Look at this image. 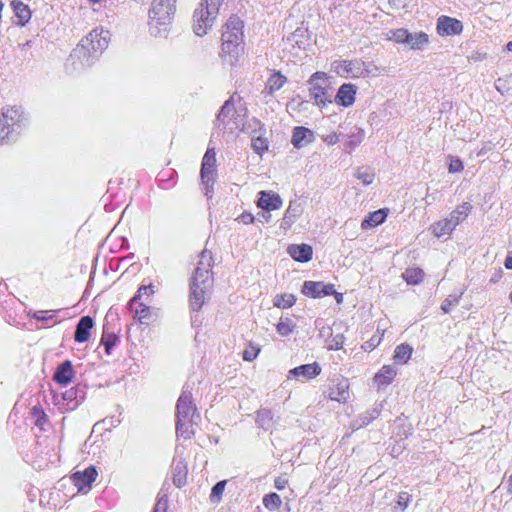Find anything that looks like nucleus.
Wrapping results in <instances>:
<instances>
[{
  "label": "nucleus",
  "mask_w": 512,
  "mask_h": 512,
  "mask_svg": "<svg viewBox=\"0 0 512 512\" xmlns=\"http://www.w3.org/2000/svg\"><path fill=\"white\" fill-rule=\"evenodd\" d=\"M212 259L207 250L202 251L201 260L191 276L189 284V309L191 311V322L193 325L200 323L199 311L210 299L213 278L209 268Z\"/></svg>",
  "instance_id": "obj_1"
},
{
  "label": "nucleus",
  "mask_w": 512,
  "mask_h": 512,
  "mask_svg": "<svg viewBox=\"0 0 512 512\" xmlns=\"http://www.w3.org/2000/svg\"><path fill=\"white\" fill-rule=\"evenodd\" d=\"M243 21L236 15L231 16L222 31V52L230 57V62L236 61L244 48Z\"/></svg>",
  "instance_id": "obj_2"
},
{
  "label": "nucleus",
  "mask_w": 512,
  "mask_h": 512,
  "mask_svg": "<svg viewBox=\"0 0 512 512\" xmlns=\"http://www.w3.org/2000/svg\"><path fill=\"white\" fill-rule=\"evenodd\" d=\"M176 11V0H153L149 10V30L153 36H163L168 31Z\"/></svg>",
  "instance_id": "obj_3"
},
{
  "label": "nucleus",
  "mask_w": 512,
  "mask_h": 512,
  "mask_svg": "<svg viewBox=\"0 0 512 512\" xmlns=\"http://www.w3.org/2000/svg\"><path fill=\"white\" fill-rule=\"evenodd\" d=\"M27 119L17 107L7 108L0 115V144H9L16 140L26 126Z\"/></svg>",
  "instance_id": "obj_4"
},
{
  "label": "nucleus",
  "mask_w": 512,
  "mask_h": 512,
  "mask_svg": "<svg viewBox=\"0 0 512 512\" xmlns=\"http://www.w3.org/2000/svg\"><path fill=\"white\" fill-rule=\"evenodd\" d=\"M221 0H202L193 14V31L197 36H204L212 28L219 14Z\"/></svg>",
  "instance_id": "obj_5"
},
{
  "label": "nucleus",
  "mask_w": 512,
  "mask_h": 512,
  "mask_svg": "<svg viewBox=\"0 0 512 512\" xmlns=\"http://www.w3.org/2000/svg\"><path fill=\"white\" fill-rule=\"evenodd\" d=\"M308 83L311 85L309 95L317 106L323 108L333 103V90L327 83L326 73L319 71L313 73Z\"/></svg>",
  "instance_id": "obj_6"
},
{
  "label": "nucleus",
  "mask_w": 512,
  "mask_h": 512,
  "mask_svg": "<svg viewBox=\"0 0 512 512\" xmlns=\"http://www.w3.org/2000/svg\"><path fill=\"white\" fill-rule=\"evenodd\" d=\"M95 61L96 59L91 55L88 46L79 43L67 58L65 69L67 73L73 75L92 66Z\"/></svg>",
  "instance_id": "obj_7"
},
{
  "label": "nucleus",
  "mask_w": 512,
  "mask_h": 512,
  "mask_svg": "<svg viewBox=\"0 0 512 512\" xmlns=\"http://www.w3.org/2000/svg\"><path fill=\"white\" fill-rule=\"evenodd\" d=\"M201 182L205 189V196L212 197L213 186L217 177L216 152L214 148H208L203 156L200 170Z\"/></svg>",
  "instance_id": "obj_8"
},
{
  "label": "nucleus",
  "mask_w": 512,
  "mask_h": 512,
  "mask_svg": "<svg viewBox=\"0 0 512 512\" xmlns=\"http://www.w3.org/2000/svg\"><path fill=\"white\" fill-rule=\"evenodd\" d=\"M199 417L200 415L193 401L191 389L188 385H185L176 403V420L195 421V418Z\"/></svg>",
  "instance_id": "obj_9"
},
{
  "label": "nucleus",
  "mask_w": 512,
  "mask_h": 512,
  "mask_svg": "<svg viewBox=\"0 0 512 512\" xmlns=\"http://www.w3.org/2000/svg\"><path fill=\"white\" fill-rule=\"evenodd\" d=\"M332 65L334 72L341 77L359 78L369 74V65L360 59L334 61Z\"/></svg>",
  "instance_id": "obj_10"
},
{
  "label": "nucleus",
  "mask_w": 512,
  "mask_h": 512,
  "mask_svg": "<svg viewBox=\"0 0 512 512\" xmlns=\"http://www.w3.org/2000/svg\"><path fill=\"white\" fill-rule=\"evenodd\" d=\"M110 40V32L103 28L93 29L88 36L83 38L80 43L88 46L91 55L97 60L102 52L108 47Z\"/></svg>",
  "instance_id": "obj_11"
},
{
  "label": "nucleus",
  "mask_w": 512,
  "mask_h": 512,
  "mask_svg": "<svg viewBox=\"0 0 512 512\" xmlns=\"http://www.w3.org/2000/svg\"><path fill=\"white\" fill-rule=\"evenodd\" d=\"M301 292L305 296L311 298H321L324 296L335 295L336 301L338 303H340L343 299V295L336 292L333 284H325L321 281H305L302 285Z\"/></svg>",
  "instance_id": "obj_12"
},
{
  "label": "nucleus",
  "mask_w": 512,
  "mask_h": 512,
  "mask_svg": "<svg viewBox=\"0 0 512 512\" xmlns=\"http://www.w3.org/2000/svg\"><path fill=\"white\" fill-rule=\"evenodd\" d=\"M98 472L95 466H89L83 471H76L71 475V480L77 491L86 493L91 489L92 483L96 480Z\"/></svg>",
  "instance_id": "obj_13"
},
{
  "label": "nucleus",
  "mask_w": 512,
  "mask_h": 512,
  "mask_svg": "<svg viewBox=\"0 0 512 512\" xmlns=\"http://www.w3.org/2000/svg\"><path fill=\"white\" fill-rule=\"evenodd\" d=\"M252 123L255 125L251 133L252 148L255 153L261 156L264 152L268 150L269 145L268 140L265 137L266 128L261 123V121L255 117L251 119L250 125Z\"/></svg>",
  "instance_id": "obj_14"
},
{
  "label": "nucleus",
  "mask_w": 512,
  "mask_h": 512,
  "mask_svg": "<svg viewBox=\"0 0 512 512\" xmlns=\"http://www.w3.org/2000/svg\"><path fill=\"white\" fill-rule=\"evenodd\" d=\"M463 31V24L460 20L442 15L437 20V32L442 36L459 35Z\"/></svg>",
  "instance_id": "obj_15"
},
{
  "label": "nucleus",
  "mask_w": 512,
  "mask_h": 512,
  "mask_svg": "<svg viewBox=\"0 0 512 512\" xmlns=\"http://www.w3.org/2000/svg\"><path fill=\"white\" fill-rule=\"evenodd\" d=\"M321 373V367L317 362L303 364L289 371V377H293L299 381H307L315 378Z\"/></svg>",
  "instance_id": "obj_16"
},
{
  "label": "nucleus",
  "mask_w": 512,
  "mask_h": 512,
  "mask_svg": "<svg viewBox=\"0 0 512 512\" xmlns=\"http://www.w3.org/2000/svg\"><path fill=\"white\" fill-rule=\"evenodd\" d=\"M283 201L279 194L262 190L258 193L257 206L266 212L279 209Z\"/></svg>",
  "instance_id": "obj_17"
},
{
  "label": "nucleus",
  "mask_w": 512,
  "mask_h": 512,
  "mask_svg": "<svg viewBox=\"0 0 512 512\" xmlns=\"http://www.w3.org/2000/svg\"><path fill=\"white\" fill-rule=\"evenodd\" d=\"M356 92L357 87L354 84L344 83L333 97V102L343 107L352 106L355 102Z\"/></svg>",
  "instance_id": "obj_18"
},
{
  "label": "nucleus",
  "mask_w": 512,
  "mask_h": 512,
  "mask_svg": "<svg viewBox=\"0 0 512 512\" xmlns=\"http://www.w3.org/2000/svg\"><path fill=\"white\" fill-rule=\"evenodd\" d=\"M171 468L173 484L178 488H182L187 483V462L183 457H175Z\"/></svg>",
  "instance_id": "obj_19"
},
{
  "label": "nucleus",
  "mask_w": 512,
  "mask_h": 512,
  "mask_svg": "<svg viewBox=\"0 0 512 512\" xmlns=\"http://www.w3.org/2000/svg\"><path fill=\"white\" fill-rule=\"evenodd\" d=\"M289 256L300 263H307L312 259L313 248L309 244H290L287 247Z\"/></svg>",
  "instance_id": "obj_20"
},
{
  "label": "nucleus",
  "mask_w": 512,
  "mask_h": 512,
  "mask_svg": "<svg viewBox=\"0 0 512 512\" xmlns=\"http://www.w3.org/2000/svg\"><path fill=\"white\" fill-rule=\"evenodd\" d=\"M94 327V321L90 316H83L79 319L75 327L74 340L78 343H84L89 340L90 332Z\"/></svg>",
  "instance_id": "obj_21"
},
{
  "label": "nucleus",
  "mask_w": 512,
  "mask_h": 512,
  "mask_svg": "<svg viewBox=\"0 0 512 512\" xmlns=\"http://www.w3.org/2000/svg\"><path fill=\"white\" fill-rule=\"evenodd\" d=\"M74 368L70 360L59 364L53 374V380L61 385H68L74 378Z\"/></svg>",
  "instance_id": "obj_22"
},
{
  "label": "nucleus",
  "mask_w": 512,
  "mask_h": 512,
  "mask_svg": "<svg viewBox=\"0 0 512 512\" xmlns=\"http://www.w3.org/2000/svg\"><path fill=\"white\" fill-rule=\"evenodd\" d=\"M315 139L314 133L307 127L297 126L293 129L291 143L297 149L305 147Z\"/></svg>",
  "instance_id": "obj_23"
},
{
  "label": "nucleus",
  "mask_w": 512,
  "mask_h": 512,
  "mask_svg": "<svg viewBox=\"0 0 512 512\" xmlns=\"http://www.w3.org/2000/svg\"><path fill=\"white\" fill-rule=\"evenodd\" d=\"M235 95L236 94L232 95L228 100H226L224 102L223 106L221 107V109L216 117V120L218 122L225 123L226 119H228V118L234 119L236 121L237 116H239V113L241 111L247 112V108H245V107L239 108V110H237L235 108V104H234Z\"/></svg>",
  "instance_id": "obj_24"
},
{
  "label": "nucleus",
  "mask_w": 512,
  "mask_h": 512,
  "mask_svg": "<svg viewBox=\"0 0 512 512\" xmlns=\"http://www.w3.org/2000/svg\"><path fill=\"white\" fill-rule=\"evenodd\" d=\"M397 375V368L394 365H384L374 376V382L378 387H386L392 383Z\"/></svg>",
  "instance_id": "obj_25"
},
{
  "label": "nucleus",
  "mask_w": 512,
  "mask_h": 512,
  "mask_svg": "<svg viewBox=\"0 0 512 512\" xmlns=\"http://www.w3.org/2000/svg\"><path fill=\"white\" fill-rule=\"evenodd\" d=\"M329 398L337 402H346L349 398V382L346 378L338 380L337 384L330 389Z\"/></svg>",
  "instance_id": "obj_26"
},
{
  "label": "nucleus",
  "mask_w": 512,
  "mask_h": 512,
  "mask_svg": "<svg viewBox=\"0 0 512 512\" xmlns=\"http://www.w3.org/2000/svg\"><path fill=\"white\" fill-rule=\"evenodd\" d=\"M387 218V209H378L370 212L362 221V229H369L382 224Z\"/></svg>",
  "instance_id": "obj_27"
},
{
  "label": "nucleus",
  "mask_w": 512,
  "mask_h": 512,
  "mask_svg": "<svg viewBox=\"0 0 512 512\" xmlns=\"http://www.w3.org/2000/svg\"><path fill=\"white\" fill-rule=\"evenodd\" d=\"M256 425L264 431L270 430L274 424V414L270 409L261 408L256 412Z\"/></svg>",
  "instance_id": "obj_28"
},
{
  "label": "nucleus",
  "mask_w": 512,
  "mask_h": 512,
  "mask_svg": "<svg viewBox=\"0 0 512 512\" xmlns=\"http://www.w3.org/2000/svg\"><path fill=\"white\" fill-rule=\"evenodd\" d=\"M472 205L469 202H463L462 204L458 205L450 214H449V220L453 223V225L456 227L460 223H462L470 214L472 210Z\"/></svg>",
  "instance_id": "obj_29"
},
{
  "label": "nucleus",
  "mask_w": 512,
  "mask_h": 512,
  "mask_svg": "<svg viewBox=\"0 0 512 512\" xmlns=\"http://www.w3.org/2000/svg\"><path fill=\"white\" fill-rule=\"evenodd\" d=\"M15 16L18 21L17 24L20 26L26 25L31 19V10L28 5L24 4L22 1L14 0L11 3Z\"/></svg>",
  "instance_id": "obj_30"
},
{
  "label": "nucleus",
  "mask_w": 512,
  "mask_h": 512,
  "mask_svg": "<svg viewBox=\"0 0 512 512\" xmlns=\"http://www.w3.org/2000/svg\"><path fill=\"white\" fill-rule=\"evenodd\" d=\"M301 215V210L297 205H294L293 202H290L289 207L284 213L283 218L281 219L280 227L284 230L289 229L292 224L295 223L297 218Z\"/></svg>",
  "instance_id": "obj_31"
},
{
  "label": "nucleus",
  "mask_w": 512,
  "mask_h": 512,
  "mask_svg": "<svg viewBox=\"0 0 512 512\" xmlns=\"http://www.w3.org/2000/svg\"><path fill=\"white\" fill-rule=\"evenodd\" d=\"M134 311L135 316L138 318V321L141 324L149 325L151 321L154 320L156 314H154L152 308L144 303H138V306L134 309H130Z\"/></svg>",
  "instance_id": "obj_32"
},
{
  "label": "nucleus",
  "mask_w": 512,
  "mask_h": 512,
  "mask_svg": "<svg viewBox=\"0 0 512 512\" xmlns=\"http://www.w3.org/2000/svg\"><path fill=\"white\" fill-rule=\"evenodd\" d=\"M455 228L456 227L453 225L451 220H449V218L435 222L430 227L432 234L437 238L450 235Z\"/></svg>",
  "instance_id": "obj_33"
},
{
  "label": "nucleus",
  "mask_w": 512,
  "mask_h": 512,
  "mask_svg": "<svg viewBox=\"0 0 512 512\" xmlns=\"http://www.w3.org/2000/svg\"><path fill=\"white\" fill-rule=\"evenodd\" d=\"M287 78L281 72H274L268 78L265 89L270 95L281 89L286 83Z\"/></svg>",
  "instance_id": "obj_34"
},
{
  "label": "nucleus",
  "mask_w": 512,
  "mask_h": 512,
  "mask_svg": "<svg viewBox=\"0 0 512 512\" xmlns=\"http://www.w3.org/2000/svg\"><path fill=\"white\" fill-rule=\"evenodd\" d=\"M412 352L413 348L409 344L402 343L396 346L393 358L397 363L405 364L411 358Z\"/></svg>",
  "instance_id": "obj_35"
},
{
  "label": "nucleus",
  "mask_w": 512,
  "mask_h": 512,
  "mask_svg": "<svg viewBox=\"0 0 512 512\" xmlns=\"http://www.w3.org/2000/svg\"><path fill=\"white\" fill-rule=\"evenodd\" d=\"M296 328V323L288 316H281L276 325V331L280 336L290 335Z\"/></svg>",
  "instance_id": "obj_36"
},
{
  "label": "nucleus",
  "mask_w": 512,
  "mask_h": 512,
  "mask_svg": "<svg viewBox=\"0 0 512 512\" xmlns=\"http://www.w3.org/2000/svg\"><path fill=\"white\" fill-rule=\"evenodd\" d=\"M424 271L418 267L407 268L403 273V278L410 285H417L422 282L424 278Z\"/></svg>",
  "instance_id": "obj_37"
},
{
  "label": "nucleus",
  "mask_w": 512,
  "mask_h": 512,
  "mask_svg": "<svg viewBox=\"0 0 512 512\" xmlns=\"http://www.w3.org/2000/svg\"><path fill=\"white\" fill-rule=\"evenodd\" d=\"M463 294L464 291L460 290L458 292H453L452 294L448 295L447 298L441 304V310L445 314L450 313L451 310L459 304Z\"/></svg>",
  "instance_id": "obj_38"
},
{
  "label": "nucleus",
  "mask_w": 512,
  "mask_h": 512,
  "mask_svg": "<svg viewBox=\"0 0 512 512\" xmlns=\"http://www.w3.org/2000/svg\"><path fill=\"white\" fill-rule=\"evenodd\" d=\"M118 342V335H116L114 332H106L104 330L101 338V344L104 346V350L107 355H111L113 348L117 345Z\"/></svg>",
  "instance_id": "obj_39"
},
{
  "label": "nucleus",
  "mask_w": 512,
  "mask_h": 512,
  "mask_svg": "<svg viewBox=\"0 0 512 512\" xmlns=\"http://www.w3.org/2000/svg\"><path fill=\"white\" fill-rule=\"evenodd\" d=\"M195 423V421H189V420H176V433L178 436L189 439L194 434V431L191 429L192 425Z\"/></svg>",
  "instance_id": "obj_40"
},
{
  "label": "nucleus",
  "mask_w": 512,
  "mask_h": 512,
  "mask_svg": "<svg viewBox=\"0 0 512 512\" xmlns=\"http://www.w3.org/2000/svg\"><path fill=\"white\" fill-rule=\"evenodd\" d=\"M296 302V297L293 294H277L274 298L273 304L277 308H290Z\"/></svg>",
  "instance_id": "obj_41"
},
{
  "label": "nucleus",
  "mask_w": 512,
  "mask_h": 512,
  "mask_svg": "<svg viewBox=\"0 0 512 512\" xmlns=\"http://www.w3.org/2000/svg\"><path fill=\"white\" fill-rule=\"evenodd\" d=\"M281 503H282V501H281L280 496L275 492L266 494L263 497V505L269 511H275V510L279 509L281 506Z\"/></svg>",
  "instance_id": "obj_42"
},
{
  "label": "nucleus",
  "mask_w": 512,
  "mask_h": 512,
  "mask_svg": "<svg viewBox=\"0 0 512 512\" xmlns=\"http://www.w3.org/2000/svg\"><path fill=\"white\" fill-rule=\"evenodd\" d=\"M379 414L380 411L377 408H374L361 414L356 420L358 428L369 425L374 419H376L379 416Z\"/></svg>",
  "instance_id": "obj_43"
},
{
  "label": "nucleus",
  "mask_w": 512,
  "mask_h": 512,
  "mask_svg": "<svg viewBox=\"0 0 512 512\" xmlns=\"http://www.w3.org/2000/svg\"><path fill=\"white\" fill-rule=\"evenodd\" d=\"M31 414L35 419V425L41 430H44V424L48 421V417L40 406H34L31 409Z\"/></svg>",
  "instance_id": "obj_44"
},
{
  "label": "nucleus",
  "mask_w": 512,
  "mask_h": 512,
  "mask_svg": "<svg viewBox=\"0 0 512 512\" xmlns=\"http://www.w3.org/2000/svg\"><path fill=\"white\" fill-rule=\"evenodd\" d=\"M154 288L155 287L152 284L140 286L139 289H138L137 294L128 303L129 309H133L134 304L138 302V300L140 299V297L143 294H145V295H152V294H154L155 293V289Z\"/></svg>",
  "instance_id": "obj_45"
},
{
  "label": "nucleus",
  "mask_w": 512,
  "mask_h": 512,
  "mask_svg": "<svg viewBox=\"0 0 512 512\" xmlns=\"http://www.w3.org/2000/svg\"><path fill=\"white\" fill-rule=\"evenodd\" d=\"M226 486V480L218 481L211 489L210 500L213 503H218L221 500L222 494Z\"/></svg>",
  "instance_id": "obj_46"
},
{
  "label": "nucleus",
  "mask_w": 512,
  "mask_h": 512,
  "mask_svg": "<svg viewBox=\"0 0 512 512\" xmlns=\"http://www.w3.org/2000/svg\"><path fill=\"white\" fill-rule=\"evenodd\" d=\"M356 177L361 180L364 185H369L374 180V173L369 168H360L356 172Z\"/></svg>",
  "instance_id": "obj_47"
},
{
  "label": "nucleus",
  "mask_w": 512,
  "mask_h": 512,
  "mask_svg": "<svg viewBox=\"0 0 512 512\" xmlns=\"http://www.w3.org/2000/svg\"><path fill=\"white\" fill-rule=\"evenodd\" d=\"M429 38L425 32H419L414 34V42L412 43V49H423L428 44Z\"/></svg>",
  "instance_id": "obj_48"
},
{
  "label": "nucleus",
  "mask_w": 512,
  "mask_h": 512,
  "mask_svg": "<svg viewBox=\"0 0 512 512\" xmlns=\"http://www.w3.org/2000/svg\"><path fill=\"white\" fill-rule=\"evenodd\" d=\"M408 30L400 28L391 31L390 40H394L397 43L404 44L408 37Z\"/></svg>",
  "instance_id": "obj_49"
},
{
  "label": "nucleus",
  "mask_w": 512,
  "mask_h": 512,
  "mask_svg": "<svg viewBox=\"0 0 512 512\" xmlns=\"http://www.w3.org/2000/svg\"><path fill=\"white\" fill-rule=\"evenodd\" d=\"M448 170L450 173H459L464 169L463 162L458 157L449 156Z\"/></svg>",
  "instance_id": "obj_50"
},
{
  "label": "nucleus",
  "mask_w": 512,
  "mask_h": 512,
  "mask_svg": "<svg viewBox=\"0 0 512 512\" xmlns=\"http://www.w3.org/2000/svg\"><path fill=\"white\" fill-rule=\"evenodd\" d=\"M260 349L256 346L250 345L249 348L245 349L243 352V359L245 361H253L259 354Z\"/></svg>",
  "instance_id": "obj_51"
},
{
  "label": "nucleus",
  "mask_w": 512,
  "mask_h": 512,
  "mask_svg": "<svg viewBox=\"0 0 512 512\" xmlns=\"http://www.w3.org/2000/svg\"><path fill=\"white\" fill-rule=\"evenodd\" d=\"M48 311H43V310H40V311H30L28 313V316H30L31 318L37 320V321H40V322H47L48 320H51L54 315H49V316H46L45 314L47 313Z\"/></svg>",
  "instance_id": "obj_52"
},
{
  "label": "nucleus",
  "mask_w": 512,
  "mask_h": 512,
  "mask_svg": "<svg viewBox=\"0 0 512 512\" xmlns=\"http://www.w3.org/2000/svg\"><path fill=\"white\" fill-rule=\"evenodd\" d=\"M78 392L79 390L76 389V388H71L69 390H67L66 392L63 393V399L66 400V401H75V405H78L79 404V400H78Z\"/></svg>",
  "instance_id": "obj_53"
},
{
  "label": "nucleus",
  "mask_w": 512,
  "mask_h": 512,
  "mask_svg": "<svg viewBox=\"0 0 512 512\" xmlns=\"http://www.w3.org/2000/svg\"><path fill=\"white\" fill-rule=\"evenodd\" d=\"M344 336L342 334H337L333 336V338L330 341V349L333 350H340L343 347L344 344Z\"/></svg>",
  "instance_id": "obj_54"
},
{
  "label": "nucleus",
  "mask_w": 512,
  "mask_h": 512,
  "mask_svg": "<svg viewBox=\"0 0 512 512\" xmlns=\"http://www.w3.org/2000/svg\"><path fill=\"white\" fill-rule=\"evenodd\" d=\"M288 484V479L285 476H279L274 480V487L277 490H283Z\"/></svg>",
  "instance_id": "obj_55"
},
{
  "label": "nucleus",
  "mask_w": 512,
  "mask_h": 512,
  "mask_svg": "<svg viewBox=\"0 0 512 512\" xmlns=\"http://www.w3.org/2000/svg\"><path fill=\"white\" fill-rule=\"evenodd\" d=\"M167 499L165 496L159 498L153 512H166Z\"/></svg>",
  "instance_id": "obj_56"
},
{
  "label": "nucleus",
  "mask_w": 512,
  "mask_h": 512,
  "mask_svg": "<svg viewBox=\"0 0 512 512\" xmlns=\"http://www.w3.org/2000/svg\"><path fill=\"white\" fill-rule=\"evenodd\" d=\"M239 220L244 223V224H250V223H253L255 221V217L249 213V212H243L240 216H239Z\"/></svg>",
  "instance_id": "obj_57"
},
{
  "label": "nucleus",
  "mask_w": 512,
  "mask_h": 512,
  "mask_svg": "<svg viewBox=\"0 0 512 512\" xmlns=\"http://www.w3.org/2000/svg\"><path fill=\"white\" fill-rule=\"evenodd\" d=\"M323 140L329 145H334L339 141V137L336 133H330V134L326 135L323 138Z\"/></svg>",
  "instance_id": "obj_58"
},
{
  "label": "nucleus",
  "mask_w": 512,
  "mask_h": 512,
  "mask_svg": "<svg viewBox=\"0 0 512 512\" xmlns=\"http://www.w3.org/2000/svg\"><path fill=\"white\" fill-rule=\"evenodd\" d=\"M438 191L428 193L425 197V201L428 205H431L433 202L437 200Z\"/></svg>",
  "instance_id": "obj_59"
},
{
  "label": "nucleus",
  "mask_w": 512,
  "mask_h": 512,
  "mask_svg": "<svg viewBox=\"0 0 512 512\" xmlns=\"http://www.w3.org/2000/svg\"><path fill=\"white\" fill-rule=\"evenodd\" d=\"M512 79V75L508 77V79H501L499 78L496 82V88L498 91H500L501 93H503V90L505 88V82Z\"/></svg>",
  "instance_id": "obj_60"
},
{
  "label": "nucleus",
  "mask_w": 512,
  "mask_h": 512,
  "mask_svg": "<svg viewBox=\"0 0 512 512\" xmlns=\"http://www.w3.org/2000/svg\"><path fill=\"white\" fill-rule=\"evenodd\" d=\"M502 269L500 268L496 271L490 278V283H497L502 277Z\"/></svg>",
  "instance_id": "obj_61"
},
{
  "label": "nucleus",
  "mask_w": 512,
  "mask_h": 512,
  "mask_svg": "<svg viewBox=\"0 0 512 512\" xmlns=\"http://www.w3.org/2000/svg\"><path fill=\"white\" fill-rule=\"evenodd\" d=\"M504 266L508 270H512V255H508L504 261Z\"/></svg>",
  "instance_id": "obj_62"
},
{
  "label": "nucleus",
  "mask_w": 512,
  "mask_h": 512,
  "mask_svg": "<svg viewBox=\"0 0 512 512\" xmlns=\"http://www.w3.org/2000/svg\"><path fill=\"white\" fill-rule=\"evenodd\" d=\"M262 219L258 218L260 222H269L271 219V214L269 212L264 211L261 214Z\"/></svg>",
  "instance_id": "obj_63"
},
{
  "label": "nucleus",
  "mask_w": 512,
  "mask_h": 512,
  "mask_svg": "<svg viewBox=\"0 0 512 512\" xmlns=\"http://www.w3.org/2000/svg\"><path fill=\"white\" fill-rule=\"evenodd\" d=\"M413 42H414V34L408 32V37L404 44L408 45L412 49Z\"/></svg>",
  "instance_id": "obj_64"
}]
</instances>
